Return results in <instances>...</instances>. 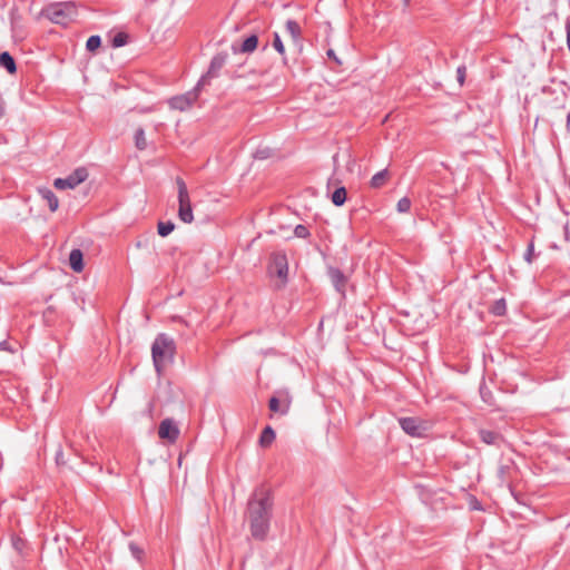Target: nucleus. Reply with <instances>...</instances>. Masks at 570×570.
I'll return each instance as SVG.
<instances>
[{"label": "nucleus", "instance_id": "12", "mask_svg": "<svg viewBox=\"0 0 570 570\" xmlns=\"http://www.w3.org/2000/svg\"><path fill=\"white\" fill-rule=\"evenodd\" d=\"M517 472V466L512 461H508L507 463H501L498 468V479L500 481V485H511L512 475Z\"/></svg>", "mask_w": 570, "mask_h": 570}, {"label": "nucleus", "instance_id": "10", "mask_svg": "<svg viewBox=\"0 0 570 570\" xmlns=\"http://www.w3.org/2000/svg\"><path fill=\"white\" fill-rule=\"evenodd\" d=\"M228 55L226 52H219L213 57L208 71L202 77H206V85L209 83V80L214 77H217L219 70L225 66L227 61Z\"/></svg>", "mask_w": 570, "mask_h": 570}, {"label": "nucleus", "instance_id": "35", "mask_svg": "<svg viewBox=\"0 0 570 570\" xmlns=\"http://www.w3.org/2000/svg\"><path fill=\"white\" fill-rule=\"evenodd\" d=\"M567 47L570 51V17L566 20Z\"/></svg>", "mask_w": 570, "mask_h": 570}, {"label": "nucleus", "instance_id": "7", "mask_svg": "<svg viewBox=\"0 0 570 570\" xmlns=\"http://www.w3.org/2000/svg\"><path fill=\"white\" fill-rule=\"evenodd\" d=\"M399 423L406 434L414 438L425 435L429 430L428 423L419 417H401L399 419Z\"/></svg>", "mask_w": 570, "mask_h": 570}, {"label": "nucleus", "instance_id": "6", "mask_svg": "<svg viewBox=\"0 0 570 570\" xmlns=\"http://www.w3.org/2000/svg\"><path fill=\"white\" fill-rule=\"evenodd\" d=\"M87 178V169L85 167H79L65 178H56L53 181V186L59 190L73 189L79 184L83 183Z\"/></svg>", "mask_w": 570, "mask_h": 570}, {"label": "nucleus", "instance_id": "25", "mask_svg": "<svg viewBox=\"0 0 570 570\" xmlns=\"http://www.w3.org/2000/svg\"><path fill=\"white\" fill-rule=\"evenodd\" d=\"M174 228H175V224L170 220L159 222L158 226H157L158 234L161 237L168 236L174 230Z\"/></svg>", "mask_w": 570, "mask_h": 570}, {"label": "nucleus", "instance_id": "29", "mask_svg": "<svg viewBox=\"0 0 570 570\" xmlns=\"http://www.w3.org/2000/svg\"><path fill=\"white\" fill-rule=\"evenodd\" d=\"M128 36L124 32L117 33L112 39V46L116 48L122 47L127 43Z\"/></svg>", "mask_w": 570, "mask_h": 570}, {"label": "nucleus", "instance_id": "31", "mask_svg": "<svg viewBox=\"0 0 570 570\" xmlns=\"http://www.w3.org/2000/svg\"><path fill=\"white\" fill-rule=\"evenodd\" d=\"M129 550L136 560L140 561L142 559L144 550L138 544L130 542Z\"/></svg>", "mask_w": 570, "mask_h": 570}, {"label": "nucleus", "instance_id": "24", "mask_svg": "<svg viewBox=\"0 0 570 570\" xmlns=\"http://www.w3.org/2000/svg\"><path fill=\"white\" fill-rule=\"evenodd\" d=\"M490 312L497 316L504 315L507 312V304H505L504 298H500V299L495 301L493 303V305L491 306Z\"/></svg>", "mask_w": 570, "mask_h": 570}, {"label": "nucleus", "instance_id": "13", "mask_svg": "<svg viewBox=\"0 0 570 570\" xmlns=\"http://www.w3.org/2000/svg\"><path fill=\"white\" fill-rule=\"evenodd\" d=\"M258 46V37L256 35H250L247 37L243 43L237 47L236 45H233L232 49L235 53H250L256 50Z\"/></svg>", "mask_w": 570, "mask_h": 570}, {"label": "nucleus", "instance_id": "9", "mask_svg": "<svg viewBox=\"0 0 570 570\" xmlns=\"http://www.w3.org/2000/svg\"><path fill=\"white\" fill-rule=\"evenodd\" d=\"M158 435L160 439L175 443L179 436V429L173 420L165 419L159 424Z\"/></svg>", "mask_w": 570, "mask_h": 570}, {"label": "nucleus", "instance_id": "16", "mask_svg": "<svg viewBox=\"0 0 570 570\" xmlns=\"http://www.w3.org/2000/svg\"><path fill=\"white\" fill-rule=\"evenodd\" d=\"M289 400L281 401L277 396H272L268 402V407L274 413L285 415L289 410Z\"/></svg>", "mask_w": 570, "mask_h": 570}, {"label": "nucleus", "instance_id": "26", "mask_svg": "<svg viewBox=\"0 0 570 570\" xmlns=\"http://www.w3.org/2000/svg\"><path fill=\"white\" fill-rule=\"evenodd\" d=\"M101 46V38L99 36H91L86 42V49L95 52Z\"/></svg>", "mask_w": 570, "mask_h": 570}, {"label": "nucleus", "instance_id": "4", "mask_svg": "<svg viewBox=\"0 0 570 570\" xmlns=\"http://www.w3.org/2000/svg\"><path fill=\"white\" fill-rule=\"evenodd\" d=\"M206 86V77H200L196 86L183 94L175 97H171L168 100V105L171 109L185 111L188 110L199 98L200 91Z\"/></svg>", "mask_w": 570, "mask_h": 570}, {"label": "nucleus", "instance_id": "8", "mask_svg": "<svg viewBox=\"0 0 570 570\" xmlns=\"http://www.w3.org/2000/svg\"><path fill=\"white\" fill-rule=\"evenodd\" d=\"M269 269L272 273H275L282 281H287L288 261L285 252L278 250L272 253Z\"/></svg>", "mask_w": 570, "mask_h": 570}, {"label": "nucleus", "instance_id": "38", "mask_svg": "<svg viewBox=\"0 0 570 570\" xmlns=\"http://www.w3.org/2000/svg\"><path fill=\"white\" fill-rule=\"evenodd\" d=\"M405 6H409L410 0H403Z\"/></svg>", "mask_w": 570, "mask_h": 570}, {"label": "nucleus", "instance_id": "33", "mask_svg": "<svg viewBox=\"0 0 570 570\" xmlns=\"http://www.w3.org/2000/svg\"><path fill=\"white\" fill-rule=\"evenodd\" d=\"M458 81L463 85L465 78V67H459L456 70Z\"/></svg>", "mask_w": 570, "mask_h": 570}, {"label": "nucleus", "instance_id": "14", "mask_svg": "<svg viewBox=\"0 0 570 570\" xmlns=\"http://www.w3.org/2000/svg\"><path fill=\"white\" fill-rule=\"evenodd\" d=\"M479 436L481 441L488 445L499 446L501 442H503V436L499 432L492 430L480 429Z\"/></svg>", "mask_w": 570, "mask_h": 570}, {"label": "nucleus", "instance_id": "1", "mask_svg": "<svg viewBox=\"0 0 570 570\" xmlns=\"http://www.w3.org/2000/svg\"><path fill=\"white\" fill-rule=\"evenodd\" d=\"M274 498L271 489L266 485L257 487L247 502L249 531L255 540L266 539L271 528Z\"/></svg>", "mask_w": 570, "mask_h": 570}, {"label": "nucleus", "instance_id": "23", "mask_svg": "<svg viewBox=\"0 0 570 570\" xmlns=\"http://www.w3.org/2000/svg\"><path fill=\"white\" fill-rule=\"evenodd\" d=\"M134 138H135V146L137 149L145 150L147 148L146 135H145V130L142 128H138L135 131Z\"/></svg>", "mask_w": 570, "mask_h": 570}, {"label": "nucleus", "instance_id": "21", "mask_svg": "<svg viewBox=\"0 0 570 570\" xmlns=\"http://www.w3.org/2000/svg\"><path fill=\"white\" fill-rule=\"evenodd\" d=\"M346 195L347 191L345 187L336 188L331 196L332 203L337 207L343 206L346 202Z\"/></svg>", "mask_w": 570, "mask_h": 570}, {"label": "nucleus", "instance_id": "19", "mask_svg": "<svg viewBox=\"0 0 570 570\" xmlns=\"http://www.w3.org/2000/svg\"><path fill=\"white\" fill-rule=\"evenodd\" d=\"M390 174L387 169L376 173L370 180V186L374 189L383 187L389 180Z\"/></svg>", "mask_w": 570, "mask_h": 570}, {"label": "nucleus", "instance_id": "34", "mask_svg": "<svg viewBox=\"0 0 570 570\" xmlns=\"http://www.w3.org/2000/svg\"><path fill=\"white\" fill-rule=\"evenodd\" d=\"M0 351L10 352V353L14 352V350L11 347V345L8 341L0 342Z\"/></svg>", "mask_w": 570, "mask_h": 570}, {"label": "nucleus", "instance_id": "37", "mask_svg": "<svg viewBox=\"0 0 570 570\" xmlns=\"http://www.w3.org/2000/svg\"><path fill=\"white\" fill-rule=\"evenodd\" d=\"M327 56L328 58H333L336 62L341 63L332 49L327 50Z\"/></svg>", "mask_w": 570, "mask_h": 570}, {"label": "nucleus", "instance_id": "18", "mask_svg": "<svg viewBox=\"0 0 570 570\" xmlns=\"http://www.w3.org/2000/svg\"><path fill=\"white\" fill-rule=\"evenodd\" d=\"M0 66L4 68L10 75L16 73L17 71L16 61L8 51L0 53Z\"/></svg>", "mask_w": 570, "mask_h": 570}, {"label": "nucleus", "instance_id": "28", "mask_svg": "<svg viewBox=\"0 0 570 570\" xmlns=\"http://www.w3.org/2000/svg\"><path fill=\"white\" fill-rule=\"evenodd\" d=\"M294 235L298 238H308L311 233L305 225L299 224L294 228Z\"/></svg>", "mask_w": 570, "mask_h": 570}, {"label": "nucleus", "instance_id": "2", "mask_svg": "<svg viewBox=\"0 0 570 570\" xmlns=\"http://www.w3.org/2000/svg\"><path fill=\"white\" fill-rule=\"evenodd\" d=\"M176 343L165 333L156 336L151 345V357L156 372L160 375L165 367L174 362Z\"/></svg>", "mask_w": 570, "mask_h": 570}, {"label": "nucleus", "instance_id": "32", "mask_svg": "<svg viewBox=\"0 0 570 570\" xmlns=\"http://www.w3.org/2000/svg\"><path fill=\"white\" fill-rule=\"evenodd\" d=\"M534 259V245L533 242H530L528 245V248L524 253V261L529 264H531Z\"/></svg>", "mask_w": 570, "mask_h": 570}, {"label": "nucleus", "instance_id": "27", "mask_svg": "<svg viewBox=\"0 0 570 570\" xmlns=\"http://www.w3.org/2000/svg\"><path fill=\"white\" fill-rule=\"evenodd\" d=\"M411 199L409 197H402L396 205L400 213H407L411 209Z\"/></svg>", "mask_w": 570, "mask_h": 570}, {"label": "nucleus", "instance_id": "22", "mask_svg": "<svg viewBox=\"0 0 570 570\" xmlns=\"http://www.w3.org/2000/svg\"><path fill=\"white\" fill-rule=\"evenodd\" d=\"M285 27H286L287 32L293 37V39L296 40V39L301 38L302 29H301V26L298 24V22L289 19L286 21Z\"/></svg>", "mask_w": 570, "mask_h": 570}, {"label": "nucleus", "instance_id": "20", "mask_svg": "<svg viewBox=\"0 0 570 570\" xmlns=\"http://www.w3.org/2000/svg\"><path fill=\"white\" fill-rule=\"evenodd\" d=\"M276 434L272 426L267 425L262 431L259 436V444L263 448H268L275 441Z\"/></svg>", "mask_w": 570, "mask_h": 570}, {"label": "nucleus", "instance_id": "5", "mask_svg": "<svg viewBox=\"0 0 570 570\" xmlns=\"http://www.w3.org/2000/svg\"><path fill=\"white\" fill-rule=\"evenodd\" d=\"M178 190V217L181 222L190 224L194 220L193 208L190 203L189 193L183 178L176 179Z\"/></svg>", "mask_w": 570, "mask_h": 570}, {"label": "nucleus", "instance_id": "3", "mask_svg": "<svg viewBox=\"0 0 570 570\" xmlns=\"http://www.w3.org/2000/svg\"><path fill=\"white\" fill-rule=\"evenodd\" d=\"M45 16L57 24H68L77 14V8L75 2H58L48 6L45 9Z\"/></svg>", "mask_w": 570, "mask_h": 570}, {"label": "nucleus", "instance_id": "11", "mask_svg": "<svg viewBox=\"0 0 570 570\" xmlns=\"http://www.w3.org/2000/svg\"><path fill=\"white\" fill-rule=\"evenodd\" d=\"M327 275L335 289L342 295H344L347 284V276H345V274L340 268L336 267H328Z\"/></svg>", "mask_w": 570, "mask_h": 570}, {"label": "nucleus", "instance_id": "30", "mask_svg": "<svg viewBox=\"0 0 570 570\" xmlns=\"http://www.w3.org/2000/svg\"><path fill=\"white\" fill-rule=\"evenodd\" d=\"M273 47L282 56L285 55V47H284L283 41L277 32L274 33Z\"/></svg>", "mask_w": 570, "mask_h": 570}, {"label": "nucleus", "instance_id": "15", "mask_svg": "<svg viewBox=\"0 0 570 570\" xmlns=\"http://www.w3.org/2000/svg\"><path fill=\"white\" fill-rule=\"evenodd\" d=\"M38 193L41 196V198L47 202V205L51 212H56L58 209L59 200L51 189L47 187H41L38 188Z\"/></svg>", "mask_w": 570, "mask_h": 570}, {"label": "nucleus", "instance_id": "36", "mask_svg": "<svg viewBox=\"0 0 570 570\" xmlns=\"http://www.w3.org/2000/svg\"><path fill=\"white\" fill-rule=\"evenodd\" d=\"M56 461H57V463H58V464L65 463V461H63V453H62V451H61V450H59V451L57 452Z\"/></svg>", "mask_w": 570, "mask_h": 570}, {"label": "nucleus", "instance_id": "17", "mask_svg": "<svg viewBox=\"0 0 570 570\" xmlns=\"http://www.w3.org/2000/svg\"><path fill=\"white\" fill-rule=\"evenodd\" d=\"M69 265L71 269L76 273H80L83 271V255L80 249L75 248L70 252Z\"/></svg>", "mask_w": 570, "mask_h": 570}]
</instances>
